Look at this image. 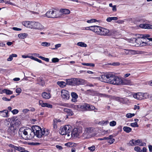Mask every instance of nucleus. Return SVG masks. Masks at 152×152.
Instances as JSON below:
<instances>
[{"instance_id":"obj_4","label":"nucleus","mask_w":152,"mask_h":152,"mask_svg":"<svg viewBox=\"0 0 152 152\" xmlns=\"http://www.w3.org/2000/svg\"><path fill=\"white\" fill-rule=\"evenodd\" d=\"M65 106L68 107L72 108L78 111L80 110L81 109L84 110H88V104L87 103L77 105L67 104Z\"/></svg>"},{"instance_id":"obj_25","label":"nucleus","mask_w":152,"mask_h":152,"mask_svg":"<svg viewBox=\"0 0 152 152\" xmlns=\"http://www.w3.org/2000/svg\"><path fill=\"white\" fill-rule=\"evenodd\" d=\"M90 29H89V30L92 31L97 34L99 26H90Z\"/></svg>"},{"instance_id":"obj_53","label":"nucleus","mask_w":152,"mask_h":152,"mask_svg":"<svg viewBox=\"0 0 152 152\" xmlns=\"http://www.w3.org/2000/svg\"><path fill=\"white\" fill-rule=\"evenodd\" d=\"M32 60L36 61L39 63H42V61L36 58H30Z\"/></svg>"},{"instance_id":"obj_37","label":"nucleus","mask_w":152,"mask_h":152,"mask_svg":"<svg viewBox=\"0 0 152 152\" xmlns=\"http://www.w3.org/2000/svg\"><path fill=\"white\" fill-rule=\"evenodd\" d=\"M38 81L40 85L43 86L45 84L44 81L42 79L41 77H39L38 79Z\"/></svg>"},{"instance_id":"obj_39","label":"nucleus","mask_w":152,"mask_h":152,"mask_svg":"<svg viewBox=\"0 0 152 152\" xmlns=\"http://www.w3.org/2000/svg\"><path fill=\"white\" fill-rule=\"evenodd\" d=\"M82 64L83 65L86 66H89L90 67H94L95 66L94 64L93 63H83Z\"/></svg>"},{"instance_id":"obj_9","label":"nucleus","mask_w":152,"mask_h":152,"mask_svg":"<svg viewBox=\"0 0 152 152\" xmlns=\"http://www.w3.org/2000/svg\"><path fill=\"white\" fill-rule=\"evenodd\" d=\"M109 33L108 29L99 26L97 34L100 35L107 36Z\"/></svg>"},{"instance_id":"obj_11","label":"nucleus","mask_w":152,"mask_h":152,"mask_svg":"<svg viewBox=\"0 0 152 152\" xmlns=\"http://www.w3.org/2000/svg\"><path fill=\"white\" fill-rule=\"evenodd\" d=\"M61 96L62 98L65 100H67L70 97L69 92L65 90H62L61 91Z\"/></svg>"},{"instance_id":"obj_23","label":"nucleus","mask_w":152,"mask_h":152,"mask_svg":"<svg viewBox=\"0 0 152 152\" xmlns=\"http://www.w3.org/2000/svg\"><path fill=\"white\" fill-rule=\"evenodd\" d=\"M42 96L43 99H49L51 97L50 94L46 92H43L42 94Z\"/></svg>"},{"instance_id":"obj_31","label":"nucleus","mask_w":152,"mask_h":152,"mask_svg":"<svg viewBox=\"0 0 152 152\" xmlns=\"http://www.w3.org/2000/svg\"><path fill=\"white\" fill-rule=\"evenodd\" d=\"M64 111L65 112L67 113L69 115L71 116L73 114V112L72 111L69 109L66 108L64 109Z\"/></svg>"},{"instance_id":"obj_47","label":"nucleus","mask_w":152,"mask_h":152,"mask_svg":"<svg viewBox=\"0 0 152 152\" xmlns=\"http://www.w3.org/2000/svg\"><path fill=\"white\" fill-rule=\"evenodd\" d=\"M15 148L16 149L15 150H16L18 151H20V152H22L23 150H24V148H23L20 146H16Z\"/></svg>"},{"instance_id":"obj_48","label":"nucleus","mask_w":152,"mask_h":152,"mask_svg":"<svg viewBox=\"0 0 152 152\" xmlns=\"http://www.w3.org/2000/svg\"><path fill=\"white\" fill-rule=\"evenodd\" d=\"M116 123L115 121H113L110 122V125L111 126H114L116 125Z\"/></svg>"},{"instance_id":"obj_13","label":"nucleus","mask_w":152,"mask_h":152,"mask_svg":"<svg viewBox=\"0 0 152 152\" xmlns=\"http://www.w3.org/2000/svg\"><path fill=\"white\" fill-rule=\"evenodd\" d=\"M121 53L123 54L126 55L135 54L136 53V51L134 50L126 49H122Z\"/></svg>"},{"instance_id":"obj_18","label":"nucleus","mask_w":152,"mask_h":152,"mask_svg":"<svg viewBox=\"0 0 152 152\" xmlns=\"http://www.w3.org/2000/svg\"><path fill=\"white\" fill-rule=\"evenodd\" d=\"M71 96L72 98L71 100V101L73 102H77V99L78 97V96L75 92H72L71 93Z\"/></svg>"},{"instance_id":"obj_43","label":"nucleus","mask_w":152,"mask_h":152,"mask_svg":"<svg viewBox=\"0 0 152 152\" xmlns=\"http://www.w3.org/2000/svg\"><path fill=\"white\" fill-rule=\"evenodd\" d=\"M97 20L96 19H92L90 20H88L87 21V22L88 23H91L94 22H97Z\"/></svg>"},{"instance_id":"obj_33","label":"nucleus","mask_w":152,"mask_h":152,"mask_svg":"<svg viewBox=\"0 0 152 152\" xmlns=\"http://www.w3.org/2000/svg\"><path fill=\"white\" fill-rule=\"evenodd\" d=\"M124 131L126 133H129L132 131V129L128 126H124L123 128Z\"/></svg>"},{"instance_id":"obj_46","label":"nucleus","mask_w":152,"mask_h":152,"mask_svg":"<svg viewBox=\"0 0 152 152\" xmlns=\"http://www.w3.org/2000/svg\"><path fill=\"white\" fill-rule=\"evenodd\" d=\"M128 41L129 42L135 44V42H136V38H130L129 39Z\"/></svg>"},{"instance_id":"obj_59","label":"nucleus","mask_w":152,"mask_h":152,"mask_svg":"<svg viewBox=\"0 0 152 152\" xmlns=\"http://www.w3.org/2000/svg\"><path fill=\"white\" fill-rule=\"evenodd\" d=\"M112 137L111 139H109V140L108 141V143H110V144H112L115 141V140L114 139L112 138Z\"/></svg>"},{"instance_id":"obj_30","label":"nucleus","mask_w":152,"mask_h":152,"mask_svg":"<svg viewBox=\"0 0 152 152\" xmlns=\"http://www.w3.org/2000/svg\"><path fill=\"white\" fill-rule=\"evenodd\" d=\"M136 145H139L141 146H144L146 145V143L142 142L141 140H136Z\"/></svg>"},{"instance_id":"obj_19","label":"nucleus","mask_w":152,"mask_h":152,"mask_svg":"<svg viewBox=\"0 0 152 152\" xmlns=\"http://www.w3.org/2000/svg\"><path fill=\"white\" fill-rule=\"evenodd\" d=\"M22 57H43L42 56H39V54L37 53H29L27 55L25 56L23 55Z\"/></svg>"},{"instance_id":"obj_56","label":"nucleus","mask_w":152,"mask_h":152,"mask_svg":"<svg viewBox=\"0 0 152 152\" xmlns=\"http://www.w3.org/2000/svg\"><path fill=\"white\" fill-rule=\"evenodd\" d=\"M21 89L19 88H17L16 89V92L18 94H20L21 92Z\"/></svg>"},{"instance_id":"obj_24","label":"nucleus","mask_w":152,"mask_h":152,"mask_svg":"<svg viewBox=\"0 0 152 152\" xmlns=\"http://www.w3.org/2000/svg\"><path fill=\"white\" fill-rule=\"evenodd\" d=\"M121 85H130L131 82L130 80L126 79H122L121 78Z\"/></svg>"},{"instance_id":"obj_1","label":"nucleus","mask_w":152,"mask_h":152,"mask_svg":"<svg viewBox=\"0 0 152 152\" xmlns=\"http://www.w3.org/2000/svg\"><path fill=\"white\" fill-rule=\"evenodd\" d=\"M22 24L26 27L31 29L41 30L44 28V26L37 22L25 21L22 22Z\"/></svg>"},{"instance_id":"obj_5","label":"nucleus","mask_w":152,"mask_h":152,"mask_svg":"<svg viewBox=\"0 0 152 152\" xmlns=\"http://www.w3.org/2000/svg\"><path fill=\"white\" fill-rule=\"evenodd\" d=\"M111 75L108 80L109 83L115 85H121V78L113 75L112 73Z\"/></svg>"},{"instance_id":"obj_63","label":"nucleus","mask_w":152,"mask_h":152,"mask_svg":"<svg viewBox=\"0 0 152 152\" xmlns=\"http://www.w3.org/2000/svg\"><path fill=\"white\" fill-rule=\"evenodd\" d=\"M2 99L3 100L5 101H9L11 100V99H8L5 97H3Z\"/></svg>"},{"instance_id":"obj_50","label":"nucleus","mask_w":152,"mask_h":152,"mask_svg":"<svg viewBox=\"0 0 152 152\" xmlns=\"http://www.w3.org/2000/svg\"><path fill=\"white\" fill-rule=\"evenodd\" d=\"M100 124L103 125H106L109 123L108 121H102L100 122Z\"/></svg>"},{"instance_id":"obj_41","label":"nucleus","mask_w":152,"mask_h":152,"mask_svg":"<svg viewBox=\"0 0 152 152\" xmlns=\"http://www.w3.org/2000/svg\"><path fill=\"white\" fill-rule=\"evenodd\" d=\"M50 43L46 42H42L41 44V45L43 46H46V47H48L50 45Z\"/></svg>"},{"instance_id":"obj_8","label":"nucleus","mask_w":152,"mask_h":152,"mask_svg":"<svg viewBox=\"0 0 152 152\" xmlns=\"http://www.w3.org/2000/svg\"><path fill=\"white\" fill-rule=\"evenodd\" d=\"M135 44L132 45L136 47H142L145 46L146 45H150V44H149L148 42H144L142 41L141 39L139 38H136V42H135Z\"/></svg>"},{"instance_id":"obj_44","label":"nucleus","mask_w":152,"mask_h":152,"mask_svg":"<svg viewBox=\"0 0 152 152\" xmlns=\"http://www.w3.org/2000/svg\"><path fill=\"white\" fill-rule=\"evenodd\" d=\"M95 147L94 145H92L91 147H89L88 148V150L91 152H93L94 151L95 149Z\"/></svg>"},{"instance_id":"obj_27","label":"nucleus","mask_w":152,"mask_h":152,"mask_svg":"<svg viewBox=\"0 0 152 152\" xmlns=\"http://www.w3.org/2000/svg\"><path fill=\"white\" fill-rule=\"evenodd\" d=\"M59 11L60 12V14L61 15V13L65 14H68L70 12V11L69 10L66 9H61Z\"/></svg>"},{"instance_id":"obj_42","label":"nucleus","mask_w":152,"mask_h":152,"mask_svg":"<svg viewBox=\"0 0 152 152\" xmlns=\"http://www.w3.org/2000/svg\"><path fill=\"white\" fill-rule=\"evenodd\" d=\"M59 132L60 134L62 135H66V132L63 129V128L61 129L60 130Z\"/></svg>"},{"instance_id":"obj_22","label":"nucleus","mask_w":152,"mask_h":152,"mask_svg":"<svg viewBox=\"0 0 152 152\" xmlns=\"http://www.w3.org/2000/svg\"><path fill=\"white\" fill-rule=\"evenodd\" d=\"M64 130L66 132V134L68 136L69 135V133L71 131V126L69 125H67L63 127Z\"/></svg>"},{"instance_id":"obj_57","label":"nucleus","mask_w":152,"mask_h":152,"mask_svg":"<svg viewBox=\"0 0 152 152\" xmlns=\"http://www.w3.org/2000/svg\"><path fill=\"white\" fill-rule=\"evenodd\" d=\"M61 46V44H56L55 45V48H53V50H55L56 49H57V48H58L60 47Z\"/></svg>"},{"instance_id":"obj_36","label":"nucleus","mask_w":152,"mask_h":152,"mask_svg":"<svg viewBox=\"0 0 152 152\" xmlns=\"http://www.w3.org/2000/svg\"><path fill=\"white\" fill-rule=\"evenodd\" d=\"M118 19L117 17H109L106 20L108 22H110L112 20H116Z\"/></svg>"},{"instance_id":"obj_52","label":"nucleus","mask_w":152,"mask_h":152,"mask_svg":"<svg viewBox=\"0 0 152 152\" xmlns=\"http://www.w3.org/2000/svg\"><path fill=\"white\" fill-rule=\"evenodd\" d=\"M130 126L133 127H138L139 126L136 122L131 123Z\"/></svg>"},{"instance_id":"obj_40","label":"nucleus","mask_w":152,"mask_h":152,"mask_svg":"<svg viewBox=\"0 0 152 152\" xmlns=\"http://www.w3.org/2000/svg\"><path fill=\"white\" fill-rule=\"evenodd\" d=\"M57 122L56 119H55L53 120V128L54 129H56L57 127Z\"/></svg>"},{"instance_id":"obj_17","label":"nucleus","mask_w":152,"mask_h":152,"mask_svg":"<svg viewBox=\"0 0 152 152\" xmlns=\"http://www.w3.org/2000/svg\"><path fill=\"white\" fill-rule=\"evenodd\" d=\"M80 133V132L78 130V128H75L72 132L71 135L72 137H77L79 136Z\"/></svg>"},{"instance_id":"obj_26","label":"nucleus","mask_w":152,"mask_h":152,"mask_svg":"<svg viewBox=\"0 0 152 152\" xmlns=\"http://www.w3.org/2000/svg\"><path fill=\"white\" fill-rule=\"evenodd\" d=\"M116 100L118 102L123 104L125 103L127 101V99L125 98L117 97L116 98Z\"/></svg>"},{"instance_id":"obj_12","label":"nucleus","mask_w":152,"mask_h":152,"mask_svg":"<svg viewBox=\"0 0 152 152\" xmlns=\"http://www.w3.org/2000/svg\"><path fill=\"white\" fill-rule=\"evenodd\" d=\"M88 93L90 95L92 96H99L101 97H105L106 96V95L100 93H99L95 91L92 90H88Z\"/></svg>"},{"instance_id":"obj_14","label":"nucleus","mask_w":152,"mask_h":152,"mask_svg":"<svg viewBox=\"0 0 152 152\" xmlns=\"http://www.w3.org/2000/svg\"><path fill=\"white\" fill-rule=\"evenodd\" d=\"M31 129H24L23 128H20L18 132L19 135L21 134L22 135V134H23L24 135H28V133L30 132H31Z\"/></svg>"},{"instance_id":"obj_34","label":"nucleus","mask_w":152,"mask_h":152,"mask_svg":"<svg viewBox=\"0 0 152 152\" xmlns=\"http://www.w3.org/2000/svg\"><path fill=\"white\" fill-rule=\"evenodd\" d=\"M136 140L134 139H132L129 141L128 145H129L133 146L136 145Z\"/></svg>"},{"instance_id":"obj_35","label":"nucleus","mask_w":152,"mask_h":152,"mask_svg":"<svg viewBox=\"0 0 152 152\" xmlns=\"http://www.w3.org/2000/svg\"><path fill=\"white\" fill-rule=\"evenodd\" d=\"M28 36V34H27L26 33H24L23 34H18V37L19 38H20L21 39H24L26 38Z\"/></svg>"},{"instance_id":"obj_58","label":"nucleus","mask_w":152,"mask_h":152,"mask_svg":"<svg viewBox=\"0 0 152 152\" xmlns=\"http://www.w3.org/2000/svg\"><path fill=\"white\" fill-rule=\"evenodd\" d=\"M18 110L17 109H14L12 111V112L13 115L17 114L18 113Z\"/></svg>"},{"instance_id":"obj_28","label":"nucleus","mask_w":152,"mask_h":152,"mask_svg":"<svg viewBox=\"0 0 152 152\" xmlns=\"http://www.w3.org/2000/svg\"><path fill=\"white\" fill-rule=\"evenodd\" d=\"M3 93H6L7 95H10L13 93V92L10 90L4 89L3 90L1 91H0V94H2Z\"/></svg>"},{"instance_id":"obj_49","label":"nucleus","mask_w":152,"mask_h":152,"mask_svg":"<svg viewBox=\"0 0 152 152\" xmlns=\"http://www.w3.org/2000/svg\"><path fill=\"white\" fill-rule=\"evenodd\" d=\"M134 150L135 151L137 152H141L142 150L139 146H136L134 148Z\"/></svg>"},{"instance_id":"obj_2","label":"nucleus","mask_w":152,"mask_h":152,"mask_svg":"<svg viewBox=\"0 0 152 152\" xmlns=\"http://www.w3.org/2000/svg\"><path fill=\"white\" fill-rule=\"evenodd\" d=\"M31 132L28 133V136L29 139H31L33 138L35 136H36L38 138H41L42 134H39L40 132V127L37 125L33 126L31 127Z\"/></svg>"},{"instance_id":"obj_29","label":"nucleus","mask_w":152,"mask_h":152,"mask_svg":"<svg viewBox=\"0 0 152 152\" xmlns=\"http://www.w3.org/2000/svg\"><path fill=\"white\" fill-rule=\"evenodd\" d=\"M40 132L39 133V134H42V136H47V135L49 133V132H48V131H47V130L46 131V130L45 129H44L43 130V131H42V129L40 127Z\"/></svg>"},{"instance_id":"obj_60","label":"nucleus","mask_w":152,"mask_h":152,"mask_svg":"<svg viewBox=\"0 0 152 152\" xmlns=\"http://www.w3.org/2000/svg\"><path fill=\"white\" fill-rule=\"evenodd\" d=\"M139 26L141 28L146 29V24H140Z\"/></svg>"},{"instance_id":"obj_3","label":"nucleus","mask_w":152,"mask_h":152,"mask_svg":"<svg viewBox=\"0 0 152 152\" xmlns=\"http://www.w3.org/2000/svg\"><path fill=\"white\" fill-rule=\"evenodd\" d=\"M46 16L50 18H59L61 17V14H60L59 10L56 9H50L46 13Z\"/></svg>"},{"instance_id":"obj_62","label":"nucleus","mask_w":152,"mask_h":152,"mask_svg":"<svg viewBox=\"0 0 152 152\" xmlns=\"http://www.w3.org/2000/svg\"><path fill=\"white\" fill-rule=\"evenodd\" d=\"M113 137V136L111 135H110L109 137H104V138H103V139L104 140H108L109 139H111L112 137Z\"/></svg>"},{"instance_id":"obj_21","label":"nucleus","mask_w":152,"mask_h":152,"mask_svg":"<svg viewBox=\"0 0 152 152\" xmlns=\"http://www.w3.org/2000/svg\"><path fill=\"white\" fill-rule=\"evenodd\" d=\"M85 82V80L83 79L75 78V85H83Z\"/></svg>"},{"instance_id":"obj_55","label":"nucleus","mask_w":152,"mask_h":152,"mask_svg":"<svg viewBox=\"0 0 152 152\" xmlns=\"http://www.w3.org/2000/svg\"><path fill=\"white\" fill-rule=\"evenodd\" d=\"M146 29H152V25L146 24Z\"/></svg>"},{"instance_id":"obj_10","label":"nucleus","mask_w":152,"mask_h":152,"mask_svg":"<svg viewBox=\"0 0 152 152\" xmlns=\"http://www.w3.org/2000/svg\"><path fill=\"white\" fill-rule=\"evenodd\" d=\"M111 75V73H109L106 75H102L99 77V80L102 82L105 83L108 82V80L110 79V76Z\"/></svg>"},{"instance_id":"obj_54","label":"nucleus","mask_w":152,"mask_h":152,"mask_svg":"<svg viewBox=\"0 0 152 152\" xmlns=\"http://www.w3.org/2000/svg\"><path fill=\"white\" fill-rule=\"evenodd\" d=\"M59 59L57 58H54L52 59V62L53 63H56L59 61Z\"/></svg>"},{"instance_id":"obj_20","label":"nucleus","mask_w":152,"mask_h":152,"mask_svg":"<svg viewBox=\"0 0 152 152\" xmlns=\"http://www.w3.org/2000/svg\"><path fill=\"white\" fill-rule=\"evenodd\" d=\"M0 115L3 117H7L9 116L8 111L7 110H4L0 111Z\"/></svg>"},{"instance_id":"obj_32","label":"nucleus","mask_w":152,"mask_h":152,"mask_svg":"<svg viewBox=\"0 0 152 152\" xmlns=\"http://www.w3.org/2000/svg\"><path fill=\"white\" fill-rule=\"evenodd\" d=\"M57 84L60 87L63 88L66 86L67 84L64 81H58L57 82Z\"/></svg>"},{"instance_id":"obj_38","label":"nucleus","mask_w":152,"mask_h":152,"mask_svg":"<svg viewBox=\"0 0 152 152\" xmlns=\"http://www.w3.org/2000/svg\"><path fill=\"white\" fill-rule=\"evenodd\" d=\"M77 45L83 47H86L87 46L86 44L83 42H78L77 43Z\"/></svg>"},{"instance_id":"obj_6","label":"nucleus","mask_w":152,"mask_h":152,"mask_svg":"<svg viewBox=\"0 0 152 152\" xmlns=\"http://www.w3.org/2000/svg\"><path fill=\"white\" fill-rule=\"evenodd\" d=\"M133 97L138 100H141L148 98L149 97L148 94L147 93H138L133 95Z\"/></svg>"},{"instance_id":"obj_64","label":"nucleus","mask_w":152,"mask_h":152,"mask_svg":"<svg viewBox=\"0 0 152 152\" xmlns=\"http://www.w3.org/2000/svg\"><path fill=\"white\" fill-rule=\"evenodd\" d=\"M29 111V110L28 109H23L22 110V112L23 113L26 114L27 113L28 111Z\"/></svg>"},{"instance_id":"obj_51","label":"nucleus","mask_w":152,"mask_h":152,"mask_svg":"<svg viewBox=\"0 0 152 152\" xmlns=\"http://www.w3.org/2000/svg\"><path fill=\"white\" fill-rule=\"evenodd\" d=\"M95 108L94 106L88 104V110H94Z\"/></svg>"},{"instance_id":"obj_15","label":"nucleus","mask_w":152,"mask_h":152,"mask_svg":"<svg viewBox=\"0 0 152 152\" xmlns=\"http://www.w3.org/2000/svg\"><path fill=\"white\" fill-rule=\"evenodd\" d=\"M39 105L41 106L42 107H46L48 108H52L53 106L52 105L46 103H44L43 101L40 100L39 101Z\"/></svg>"},{"instance_id":"obj_45","label":"nucleus","mask_w":152,"mask_h":152,"mask_svg":"<svg viewBox=\"0 0 152 152\" xmlns=\"http://www.w3.org/2000/svg\"><path fill=\"white\" fill-rule=\"evenodd\" d=\"M135 114L134 113H128L126 114V116L128 118H131L134 116Z\"/></svg>"},{"instance_id":"obj_61","label":"nucleus","mask_w":152,"mask_h":152,"mask_svg":"<svg viewBox=\"0 0 152 152\" xmlns=\"http://www.w3.org/2000/svg\"><path fill=\"white\" fill-rule=\"evenodd\" d=\"M11 120V119L10 118L6 119L5 120V122L6 124H9L10 123V121Z\"/></svg>"},{"instance_id":"obj_7","label":"nucleus","mask_w":152,"mask_h":152,"mask_svg":"<svg viewBox=\"0 0 152 152\" xmlns=\"http://www.w3.org/2000/svg\"><path fill=\"white\" fill-rule=\"evenodd\" d=\"M16 125L14 124H11L10 126L8 129V132L11 136H14L17 133Z\"/></svg>"},{"instance_id":"obj_16","label":"nucleus","mask_w":152,"mask_h":152,"mask_svg":"<svg viewBox=\"0 0 152 152\" xmlns=\"http://www.w3.org/2000/svg\"><path fill=\"white\" fill-rule=\"evenodd\" d=\"M67 84L73 86H75V78H72L66 79V81Z\"/></svg>"}]
</instances>
